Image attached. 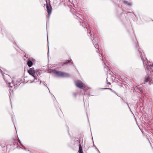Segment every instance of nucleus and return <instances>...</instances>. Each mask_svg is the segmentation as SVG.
<instances>
[{
	"mask_svg": "<svg viewBox=\"0 0 153 153\" xmlns=\"http://www.w3.org/2000/svg\"><path fill=\"white\" fill-rule=\"evenodd\" d=\"M127 31L129 34H130L131 36L132 41L134 45H135V48L138 51L140 58L143 62V65L145 66V61L143 56L144 53L142 50L139 48L138 45L137 44V41L135 37L134 33L131 26L130 25L128 26V29L127 30Z\"/></svg>",
	"mask_w": 153,
	"mask_h": 153,
	"instance_id": "1",
	"label": "nucleus"
},
{
	"mask_svg": "<svg viewBox=\"0 0 153 153\" xmlns=\"http://www.w3.org/2000/svg\"><path fill=\"white\" fill-rule=\"evenodd\" d=\"M51 71L53 74H56L58 77H67L70 76V75L67 73L58 71L55 69H52Z\"/></svg>",
	"mask_w": 153,
	"mask_h": 153,
	"instance_id": "2",
	"label": "nucleus"
},
{
	"mask_svg": "<svg viewBox=\"0 0 153 153\" xmlns=\"http://www.w3.org/2000/svg\"><path fill=\"white\" fill-rule=\"evenodd\" d=\"M152 72H153V70H152ZM147 74H148L147 73ZM147 75L148 76L145 77L143 83H147L149 85L153 84V75H151L149 74H147Z\"/></svg>",
	"mask_w": 153,
	"mask_h": 153,
	"instance_id": "3",
	"label": "nucleus"
},
{
	"mask_svg": "<svg viewBox=\"0 0 153 153\" xmlns=\"http://www.w3.org/2000/svg\"><path fill=\"white\" fill-rule=\"evenodd\" d=\"M73 14L75 15L74 16V17L75 18L79 20L80 22V25H82L83 27L85 28V27H86L85 25L84 26L83 25L84 22H82V17L81 16L80 14L76 12H74L73 13Z\"/></svg>",
	"mask_w": 153,
	"mask_h": 153,
	"instance_id": "4",
	"label": "nucleus"
},
{
	"mask_svg": "<svg viewBox=\"0 0 153 153\" xmlns=\"http://www.w3.org/2000/svg\"><path fill=\"white\" fill-rule=\"evenodd\" d=\"M27 72L29 74L32 76L34 78V79H37L39 77L37 73L36 72L33 68H30L27 70Z\"/></svg>",
	"mask_w": 153,
	"mask_h": 153,
	"instance_id": "5",
	"label": "nucleus"
},
{
	"mask_svg": "<svg viewBox=\"0 0 153 153\" xmlns=\"http://www.w3.org/2000/svg\"><path fill=\"white\" fill-rule=\"evenodd\" d=\"M50 0H46V8L47 10V12L48 17H49L52 11V7L50 4Z\"/></svg>",
	"mask_w": 153,
	"mask_h": 153,
	"instance_id": "6",
	"label": "nucleus"
},
{
	"mask_svg": "<svg viewBox=\"0 0 153 153\" xmlns=\"http://www.w3.org/2000/svg\"><path fill=\"white\" fill-rule=\"evenodd\" d=\"M90 38L91 39V40L93 44V45H94V46L95 47V48L96 49H98L96 51L97 52L99 53V56L100 57H101L100 54L99 52V50L98 49L99 45H98V43H97V42L96 41L95 39H94V38L93 39H92V38Z\"/></svg>",
	"mask_w": 153,
	"mask_h": 153,
	"instance_id": "7",
	"label": "nucleus"
},
{
	"mask_svg": "<svg viewBox=\"0 0 153 153\" xmlns=\"http://www.w3.org/2000/svg\"><path fill=\"white\" fill-rule=\"evenodd\" d=\"M149 62H150L149 61L148 62L147 61V62L145 63L146 68V69L148 71H149V70L150 73V74H151L152 71H151L150 70H150L152 71V69H151V68H150V67H152L153 66V64H149Z\"/></svg>",
	"mask_w": 153,
	"mask_h": 153,
	"instance_id": "8",
	"label": "nucleus"
},
{
	"mask_svg": "<svg viewBox=\"0 0 153 153\" xmlns=\"http://www.w3.org/2000/svg\"><path fill=\"white\" fill-rule=\"evenodd\" d=\"M83 25H84V26H85V25L86 26V27H85V28H86V29H87V31H88V36H91V38H92V36H93V38H94V35H92V34H91V30H89L90 29V28H87V25L84 22V23L83 24Z\"/></svg>",
	"mask_w": 153,
	"mask_h": 153,
	"instance_id": "9",
	"label": "nucleus"
},
{
	"mask_svg": "<svg viewBox=\"0 0 153 153\" xmlns=\"http://www.w3.org/2000/svg\"><path fill=\"white\" fill-rule=\"evenodd\" d=\"M76 86L80 88H83L84 86V84L81 81L78 80L76 83Z\"/></svg>",
	"mask_w": 153,
	"mask_h": 153,
	"instance_id": "10",
	"label": "nucleus"
},
{
	"mask_svg": "<svg viewBox=\"0 0 153 153\" xmlns=\"http://www.w3.org/2000/svg\"><path fill=\"white\" fill-rule=\"evenodd\" d=\"M74 143L73 145H71L70 146H71L73 145H76V146H78L80 144H79L80 143V140L78 138H75L74 140Z\"/></svg>",
	"mask_w": 153,
	"mask_h": 153,
	"instance_id": "11",
	"label": "nucleus"
},
{
	"mask_svg": "<svg viewBox=\"0 0 153 153\" xmlns=\"http://www.w3.org/2000/svg\"><path fill=\"white\" fill-rule=\"evenodd\" d=\"M123 3L127 6H131L132 5V3L131 2H128L126 1H123Z\"/></svg>",
	"mask_w": 153,
	"mask_h": 153,
	"instance_id": "12",
	"label": "nucleus"
},
{
	"mask_svg": "<svg viewBox=\"0 0 153 153\" xmlns=\"http://www.w3.org/2000/svg\"><path fill=\"white\" fill-rule=\"evenodd\" d=\"M33 65V62L32 60H29L27 61V65L29 67H31Z\"/></svg>",
	"mask_w": 153,
	"mask_h": 153,
	"instance_id": "13",
	"label": "nucleus"
},
{
	"mask_svg": "<svg viewBox=\"0 0 153 153\" xmlns=\"http://www.w3.org/2000/svg\"><path fill=\"white\" fill-rule=\"evenodd\" d=\"M9 86L11 88H12L13 86H14L16 85V84L14 83L13 80L11 82H9Z\"/></svg>",
	"mask_w": 153,
	"mask_h": 153,
	"instance_id": "14",
	"label": "nucleus"
},
{
	"mask_svg": "<svg viewBox=\"0 0 153 153\" xmlns=\"http://www.w3.org/2000/svg\"><path fill=\"white\" fill-rule=\"evenodd\" d=\"M108 89H109V90H110L112 92L114 93L115 94L117 95V96H118V95L117 94V93H116V92H115L114 90H113V89H112L110 88H108Z\"/></svg>",
	"mask_w": 153,
	"mask_h": 153,
	"instance_id": "15",
	"label": "nucleus"
},
{
	"mask_svg": "<svg viewBox=\"0 0 153 153\" xmlns=\"http://www.w3.org/2000/svg\"><path fill=\"white\" fill-rule=\"evenodd\" d=\"M78 146H79V151H83L82 147L81 145L80 144Z\"/></svg>",
	"mask_w": 153,
	"mask_h": 153,
	"instance_id": "16",
	"label": "nucleus"
},
{
	"mask_svg": "<svg viewBox=\"0 0 153 153\" xmlns=\"http://www.w3.org/2000/svg\"><path fill=\"white\" fill-rule=\"evenodd\" d=\"M22 79H18L16 81V83L15 84L16 85H17L18 83H19L22 81Z\"/></svg>",
	"mask_w": 153,
	"mask_h": 153,
	"instance_id": "17",
	"label": "nucleus"
},
{
	"mask_svg": "<svg viewBox=\"0 0 153 153\" xmlns=\"http://www.w3.org/2000/svg\"><path fill=\"white\" fill-rule=\"evenodd\" d=\"M27 151H29L30 153H40L38 152H35V151H31L29 150H27Z\"/></svg>",
	"mask_w": 153,
	"mask_h": 153,
	"instance_id": "18",
	"label": "nucleus"
},
{
	"mask_svg": "<svg viewBox=\"0 0 153 153\" xmlns=\"http://www.w3.org/2000/svg\"><path fill=\"white\" fill-rule=\"evenodd\" d=\"M69 62H69V61L68 60H66V62H64V64H62V66H63L64 65V64H67V63H69Z\"/></svg>",
	"mask_w": 153,
	"mask_h": 153,
	"instance_id": "19",
	"label": "nucleus"
},
{
	"mask_svg": "<svg viewBox=\"0 0 153 153\" xmlns=\"http://www.w3.org/2000/svg\"><path fill=\"white\" fill-rule=\"evenodd\" d=\"M12 42L13 43V44H14L15 45V46H17L18 48V46H17V44H16V43L13 40V41H12Z\"/></svg>",
	"mask_w": 153,
	"mask_h": 153,
	"instance_id": "20",
	"label": "nucleus"
},
{
	"mask_svg": "<svg viewBox=\"0 0 153 153\" xmlns=\"http://www.w3.org/2000/svg\"><path fill=\"white\" fill-rule=\"evenodd\" d=\"M0 72L1 73V74H2V75L4 77V74H3V72L2 71V70L0 69Z\"/></svg>",
	"mask_w": 153,
	"mask_h": 153,
	"instance_id": "21",
	"label": "nucleus"
},
{
	"mask_svg": "<svg viewBox=\"0 0 153 153\" xmlns=\"http://www.w3.org/2000/svg\"><path fill=\"white\" fill-rule=\"evenodd\" d=\"M73 95L75 97H76V95H77V93H76V92H74L73 93Z\"/></svg>",
	"mask_w": 153,
	"mask_h": 153,
	"instance_id": "22",
	"label": "nucleus"
},
{
	"mask_svg": "<svg viewBox=\"0 0 153 153\" xmlns=\"http://www.w3.org/2000/svg\"><path fill=\"white\" fill-rule=\"evenodd\" d=\"M21 146H22V147L24 148V150H27V149H26V148L24 146H23V145H22V144H21Z\"/></svg>",
	"mask_w": 153,
	"mask_h": 153,
	"instance_id": "23",
	"label": "nucleus"
},
{
	"mask_svg": "<svg viewBox=\"0 0 153 153\" xmlns=\"http://www.w3.org/2000/svg\"><path fill=\"white\" fill-rule=\"evenodd\" d=\"M95 149L97 151V152H98V153H100V152L99 151L98 149L97 148V147H95Z\"/></svg>",
	"mask_w": 153,
	"mask_h": 153,
	"instance_id": "24",
	"label": "nucleus"
},
{
	"mask_svg": "<svg viewBox=\"0 0 153 153\" xmlns=\"http://www.w3.org/2000/svg\"><path fill=\"white\" fill-rule=\"evenodd\" d=\"M102 61H103V63H104V64L106 66H107V67H108V66H107V65H106V63H105L104 62H103V58H102Z\"/></svg>",
	"mask_w": 153,
	"mask_h": 153,
	"instance_id": "25",
	"label": "nucleus"
},
{
	"mask_svg": "<svg viewBox=\"0 0 153 153\" xmlns=\"http://www.w3.org/2000/svg\"><path fill=\"white\" fill-rule=\"evenodd\" d=\"M59 114H60L61 115H62V112L60 110V112H59Z\"/></svg>",
	"mask_w": 153,
	"mask_h": 153,
	"instance_id": "26",
	"label": "nucleus"
},
{
	"mask_svg": "<svg viewBox=\"0 0 153 153\" xmlns=\"http://www.w3.org/2000/svg\"><path fill=\"white\" fill-rule=\"evenodd\" d=\"M36 79H34L33 80H32V81H31L30 82V83H32L33 82H36V81H35V80Z\"/></svg>",
	"mask_w": 153,
	"mask_h": 153,
	"instance_id": "27",
	"label": "nucleus"
},
{
	"mask_svg": "<svg viewBox=\"0 0 153 153\" xmlns=\"http://www.w3.org/2000/svg\"><path fill=\"white\" fill-rule=\"evenodd\" d=\"M108 88H101V89H103V90H105V89H108Z\"/></svg>",
	"mask_w": 153,
	"mask_h": 153,
	"instance_id": "28",
	"label": "nucleus"
},
{
	"mask_svg": "<svg viewBox=\"0 0 153 153\" xmlns=\"http://www.w3.org/2000/svg\"><path fill=\"white\" fill-rule=\"evenodd\" d=\"M49 56V48L48 47V58Z\"/></svg>",
	"mask_w": 153,
	"mask_h": 153,
	"instance_id": "29",
	"label": "nucleus"
},
{
	"mask_svg": "<svg viewBox=\"0 0 153 153\" xmlns=\"http://www.w3.org/2000/svg\"><path fill=\"white\" fill-rule=\"evenodd\" d=\"M79 153H83V151H78Z\"/></svg>",
	"mask_w": 153,
	"mask_h": 153,
	"instance_id": "30",
	"label": "nucleus"
},
{
	"mask_svg": "<svg viewBox=\"0 0 153 153\" xmlns=\"http://www.w3.org/2000/svg\"><path fill=\"white\" fill-rule=\"evenodd\" d=\"M84 95H89V94H87V93H85L84 94Z\"/></svg>",
	"mask_w": 153,
	"mask_h": 153,
	"instance_id": "31",
	"label": "nucleus"
},
{
	"mask_svg": "<svg viewBox=\"0 0 153 153\" xmlns=\"http://www.w3.org/2000/svg\"><path fill=\"white\" fill-rule=\"evenodd\" d=\"M68 134L69 135H70V133H69V130L68 128Z\"/></svg>",
	"mask_w": 153,
	"mask_h": 153,
	"instance_id": "32",
	"label": "nucleus"
},
{
	"mask_svg": "<svg viewBox=\"0 0 153 153\" xmlns=\"http://www.w3.org/2000/svg\"><path fill=\"white\" fill-rule=\"evenodd\" d=\"M107 84H109V85H110L111 84L109 82H107Z\"/></svg>",
	"mask_w": 153,
	"mask_h": 153,
	"instance_id": "33",
	"label": "nucleus"
},
{
	"mask_svg": "<svg viewBox=\"0 0 153 153\" xmlns=\"http://www.w3.org/2000/svg\"><path fill=\"white\" fill-rule=\"evenodd\" d=\"M93 146L94 147H95H95H96L94 145V144H93Z\"/></svg>",
	"mask_w": 153,
	"mask_h": 153,
	"instance_id": "34",
	"label": "nucleus"
},
{
	"mask_svg": "<svg viewBox=\"0 0 153 153\" xmlns=\"http://www.w3.org/2000/svg\"><path fill=\"white\" fill-rule=\"evenodd\" d=\"M43 85H44V86H46V85H45V84H44V83H43Z\"/></svg>",
	"mask_w": 153,
	"mask_h": 153,
	"instance_id": "35",
	"label": "nucleus"
},
{
	"mask_svg": "<svg viewBox=\"0 0 153 153\" xmlns=\"http://www.w3.org/2000/svg\"><path fill=\"white\" fill-rule=\"evenodd\" d=\"M140 90V92H141V91H142V89H141V90H140H140Z\"/></svg>",
	"mask_w": 153,
	"mask_h": 153,
	"instance_id": "36",
	"label": "nucleus"
},
{
	"mask_svg": "<svg viewBox=\"0 0 153 153\" xmlns=\"http://www.w3.org/2000/svg\"><path fill=\"white\" fill-rule=\"evenodd\" d=\"M124 14V13H121V15H122V14Z\"/></svg>",
	"mask_w": 153,
	"mask_h": 153,
	"instance_id": "37",
	"label": "nucleus"
},
{
	"mask_svg": "<svg viewBox=\"0 0 153 153\" xmlns=\"http://www.w3.org/2000/svg\"><path fill=\"white\" fill-rule=\"evenodd\" d=\"M48 73H51V72H50V71H49V72H48Z\"/></svg>",
	"mask_w": 153,
	"mask_h": 153,
	"instance_id": "38",
	"label": "nucleus"
},
{
	"mask_svg": "<svg viewBox=\"0 0 153 153\" xmlns=\"http://www.w3.org/2000/svg\"><path fill=\"white\" fill-rule=\"evenodd\" d=\"M41 84V82L40 81V83H39V84Z\"/></svg>",
	"mask_w": 153,
	"mask_h": 153,
	"instance_id": "39",
	"label": "nucleus"
},
{
	"mask_svg": "<svg viewBox=\"0 0 153 153\" xmlns=\"http://www.w3.org/2000/svg\"><path fill=\"white\" fill-rule=\"evenodd\" d=\"M47 39H48V38H47Z\"/></svg>",
	"mask_w": 153,
	"mask_h": 153,
	"instance_id": "40",
	"label": "nucleus"
},
{
	"mask_svg": "<svg viewBox=\"0 0 153 153\" xmlns=\"http://www.w3.org/2000/svg\"><path fill=\"white\" fill-rule=\"evenodd\" d=\"M46 25L47 26V22H46Z\"/></svg>",
	"mask_w": 153,
	"mask_h": 153,
	"instance_id": "41",
	"label": "nucleus"
},
{
	"mask_svg": "<svg viewBox=\"0 0 153 153\" xmlns=\"http://www.w3.org/2000/svg\"><path fill=\"white\" fill-rule=\"evenodd\" d=\"M146 60H147V59H146Z\"/></svg>",
	"mask_w": 153,
	"mask_h": 153,
	"instance_id": "42",
	"label": "nucleus"
},
{
	"mask_svg": "<svg viewBox=\"0 0 153 153\" xmlns=\"http://www.w3.org/2000/svg\"><path fill=\"white\" fill-rule=\"evenodd\" d=\"M12 79H14V77H13Z\"/></svg>",
	"mask_w": 153,
	"mask_h": 153,
	"instance_id": "43",
	"label": "nucleus"
},
{
	"mask_svg": "<svg viewBox=\"0 0 153 153\" xmlns=\"http://www.w3.org/2000/svg\"><path fill=\"white\" fill-rule=\"evenodd\" d=\"M87 117H88V114H87Z\"/></svg>",
	"mask_w": 153,
	"mask_h": 153,
	"instance_id": "44",
	"label": "nucleus"
},
{
	"mask_svg": "<svg viewBox=\"0 0 153 153\" xmlns=\"http://www.w3.org/2000/svg\"><path fill=\"white\" fill-rule=\"evenodd\" d=\"M48 90H49V89H48ZM49 92L50 93V92L49 90Z\"/></svg>",
	"mask_w": 153,
	"mask_h": 153,
	"instance_id": "45",
	"label": "nucleus"
},
{
	"mask_svg": "<svg viewBox=\"0 0 153 153\" xmlns=\"http://www.w3.org/2000/svg\"><path fill=\"white\" fill-rule=\"evenodd\" d=\"M82 142L83 143V140L82 141Z\"/></svg>",
	"mask_w": 153,
	"mask_h": 153,
	"instance_id": "46",
	"label": "nucleus"
},
{
	"mask_svg": "<svg viewBox=\"0 0 153 153\" xmlns=\"http://www.w3.org/2000/svg\"><path fill=\"white\" fill-rule=\"evenodd\" d=\"M39 80L40 81V80L39 79Z\"/></svg>",
	"mask_w": 153,
	"mask_h": 153,
	"instance_id": "47",
	"label": "nucleus"
},
{
	"mask_svg": "<svg viewBox=\"0 0 153 153\" xmlns=\"http://www.w3.org/2000/svg\"><path fill=\"white\" fill-rule=\"evenodd\" d=\"M106 81H107V79H106Z\"/></svg>",
	"mask_w": 153,
	"mask_h": 153,
	"instance_id": "48",
	"label": "nucleus"
},
{
	"mask_svg": "<svg viewBox=\"0 0 153 153\" xmlns=\"http://www.w3.org/2000/svg\"><path fill=\"white\" fill-rule=\"evenodd\" d=\"M27 82H26L25 83H27Z\"/></svg>",
	"mask_w": 153,
	"mask_h": 153,
	"instance_id": "49",
	"label": "nucleus"
}]
</instances>
